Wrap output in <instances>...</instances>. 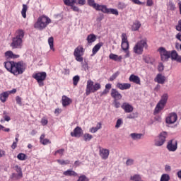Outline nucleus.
Segmentation results:
<instances>
[{
	"mask_svg": "<svg viewBox=\"0 0 181 181\" xmlns=\"http://www.w3.org/2000/svg\"><path fill=\"white\" fill-rule=\"evenodd\" d=\"M4 67L6 69L7 71L13 74V76H21L26 71L28 66L26 63L23 61L13 62V61H7L4 62Z\"/></svg>",
	"mask_w": 181,
	"mask_h": 181,
	"instance_id": "nucleus-1",
	"label": "nucleus"
},
{
	"mask_svg": "<svg viewBox=\"0 0 181 181\" xmlns=\"http://www.w3.org/2000/svg\"><path fill=\"white\" fill-rule=\"evenodd\" d=\"M23 37H25V30L22 29L17 30L14 37L12 38L11 47L12 49H22L23 46Z\"/></svg>",
	"mask_w": 181,
	"mask_h": 181,
	"instance_id": "nucleus-2",
	"label": "nucleus"
},
{
	"mask_svg": "<svg viewBox=\"0 0 181 181\" xmlns=\"http://www.w3.org/2000/svg\"><path fill=\"white\" fill-rule=\"evenodd\" d=\"M49 23H52V20L46 16H42L37 18V22L34 24V28L39 30H43V29H46Z\"/></svg>",
	"mask_w": 181,
	"mask_h": 181,
	"instance_id": "nucleus-3",
	"label": "nucleus"
},
{
	"mask_svg": "<svg viewBox=\"0 0 181 181\" xmlns=\"http://www.w3.org/2000/svg\"><path fill=\"white\" fill-rule=\"evenodd\" d=\"M98 90H101V84L100 83H94L91 79L87 81L86 95H90L91 93H97Z\"/></svg>",
	"mask_w": 181,
	"mask_h": 181,
	"instance_id": "nucleus-4",
	"label": "nucleus"
},
{
	"mask_svg": "<svg viewBox=\"0 0 181 181\" xmlns=\"http://www.w3.org/2000/svg\"><path fill=\"white\" fill-rule=\"evenodd\" d=\"M144 48L148 49V40L146 38L137 42L133 48L134 53L136 54H142L144 53Z\"/></svg>",
	"mask_w": 181,
	"mask_h": 181,
	"instance_id": "nucleus-5",
	"label": "nucleus"
},
{
	"mask_svg": "<svg viewBox=\"0 0 181 181\" xmlns=\"http://www.w3.org/2000/svg\"><path fill=\"white\" fill-rule=\"evenodd\" d=\"M168 98H169L168 93H164L161 96V99L157 103L155 107L154 114H159V112H160V111L165 108V105H166V103H168Z\"/></svg>",
	"mask_w": 181,
	"mask_h": 181,
	"instance_id": "nucleus-6",
	"label": "nucleus"
},
{
	"mask_svg": "<svg viewBox=\"0 0 181 181\" xmlns=\"http://www.w3.org/2000/svg\"><path fill=\"white\" fill-rule=\"evenodd\" d=\"M84 52H86V50L81 45H78L76 48H75L74 51V56L76 62L83 63V61L84 60V58H83V56H84Z\"/></svg>",
	"mask_w": 181,
	"mask_h": 181,
	"instance_id": "nucleus-7",
	"label": "nucleus"
},
{
	"mask_svg": "<svg viewBox=\"0 0 181 181\" xmlns=\"http://www.w3.org/2000/svg\"><path fill=\"white\" fill-rule=\"evenodd\" d=\"M32 77L33 78H35V80H36L40 87H43V86H45V83L43 82L46 80L47 74H46V72H37L33 74Z\"/></svg>",
	"mask_w": 181,
	"mask_h": 181,
	"instance_id": "nucleus-8",
	"label": "nucleus"
},
{
	"mask_svg": "<svg viewBox=\"0 0 181 181\" xmlns=\"http://www.w3.org/2000/svg\"><path fill=\"white\" fill-rule=\"evenodd\" d=\"M166 138H168V132H163L160 133L158 136L155 139L154 145L156 146H162L166 142Z\"/></svg>",
	"mask_w": 181,
	"mask_h": 181,
	"instance_id": "nucleus-9",
	"label": "nucleus"
},
{
	"mask_svg": "<svg viewBox=\"0 0 181 181\" xmlns=\"http://www.w3.org/2000/svg\"><path fill=\"white\" fill-rule=\"evenodd\" d=\"M158 51L160 53L162 62H168L170 59V51L166 50L165 47H160Z\"/></svg>",
	"mask_w": 181,
	"mask_h": 181,
	"instance_id": "nucleus-10",
	"label": "nucleus"
},
{
	"mask_svg": "<svg viewBox=\"0 0 181 181\" xmlns=\"http://www.w3.org/2000/svg\"><path fill=\"white\" fill-rule=\"evenodd\" d=\"M167 149L169 152H176L177 150V140L173 139L167 143Z\"/></svg>",
	"mask_w": 181,
	"mask_h": 181,
	"instance_id": "nucleus-11",
	"label": "nucleus"
},
{
	"mask_svg": "<svg viewBox=\"0 0 181 181\" xmlns=\"http://www.w3.org/2000/svg\"><path fill=\"white\" fill-rule=\"evenodd\" d=\"M121 47L123 51L129 49V42H128V37L126 33L122 34V45Z\"/></svg>",
	"mask_w": 181,
	"mask_h": 181,
	"instance_id": "nucleus-12",
	"label": "nucleus"
},
{
	"mask_svg": "<svg viewBox=\"0 0 181 181\" xmlns=\"http://www.w3.org/2000/svg\"><path fill=\"white\" fill-rule=\"evenodd\" d=\"M110 95L114 100H122V95L115 88L111 89Z\"/></svg>",
	"mask_w": 181,
	"mask_h": 181,
	"instance_id": "nucleus-13",
	"label": "nucleus"
},
{
	"mask_svg": "<svg viewBox=\"0 0 181 181\" xmlns=\"http://www.w3.org/2000/svg\"><path fill=\"white\" fill-rule=\"evenodd\" d=\"M167 124H175L177 121V115L175 112L170 113L165 119Z\"/></svg>",
	"mask_w": 181,
	"mask_h": 181,
	"instance_id": "nucleus-14",
	"label": "nucleus"
},
{
	"mask_svg": "<svg viewBox=\"0 0 181 181\" xmlns=\"http://www.w3.org/2000/svg\"><path fill=\"white\" fill-rule=\"evenodd\" d=\"M99 155L102 159L105 160L108 159V156H110V150L107 148H100Z\"/></svg>",
	"mask_w": 181,
	"mask_h": 181,
	"instance_id": "nucleus-15",
	"label": "nucleus"
},
{
	"mask_svg": "<svg viewBox=\"0 0 181 181\" xmlns=\"http://www.w3.org/2000/svg\"><path fill=\"white\" fill-rule=\"evenodd\" d=\"M121 108L124 110V112L129 113L134 111V107L128 103H123Z\"/></svg>",
	"mask_w": 181,
	"mask_h": 181,
	"instance_id": "nucleus-16",
	"label": "nucleus"
},
{
	"mask_svg": "<svg viewBox=\"0 0 181 181\" xmlns=\"http://www.w3.org/2000/svg\"><path fill=\"white\" fill-rule=\"evenodd\" d=\"M81 132H83V130L81 129V127H76L74 129V132H71V136H74L75 138H80L81 136Z\"/></svg>",
	"mask_w": 181,
	"mask_h": 181,
	"instance_id": "nucleus-17",
	"label": "nucleus"
},
{
	"mask_svg": "<svg viewBox=\"0 0 181 181\" xmlns=\"http://www.w3.org/2000/svg\"><path fill=\"white\" fill-rule=\"evenodd\" d=\"M116 87L119 88V90H129L131 88V83H117Z\"/></svg>",
	"mask_w": 181,
	"mask_h": 181,
	"instance_id": "nucleus-18",
	"label": "nucleus"
},
{
	"mask_svg": "<svg viewBox=\"0 0 181 181\" xmlns=\"http://www.w3.org/2000/svg\"><path fill=\"white\" fill-rule=\"evenodd\" d=\"M129 81L134 83V84L141 85V78L139 76L132 74L129 78Z\"/></svg>",
	"mask_w": 181,
	"mask_h": 181,
	"instance_id": "nucleus-19",
	"label": "nucleus"
},
{
	"mask_svg": "<svg viewBox=\"0 0 181 181\" xmlns=\"http://www.w3.org/2000/svg\"><path fill=\"white\" fill-rule=\"evenodd\" d=\"M155 81L158 83V84H165V81H166V77H165V76L162 75L161 74H158L155 78Z\"/></svg>",
	"mask_w": 181,
	"mask_h": 181,
	"instance_id": "nucleus-20",
	"label": "nucleus"
},
{
	"mask_svg": "<svg viewBox=\"0 0 181 181\" xmlns=\"http://www.w3.org/2000/svg\"><path fill=\"white\" fill-rule=\"evenodd\" d=\"M95 11H101L103 13H110V8H107L105 5L98 4Z\"/></svg>",
	"mask_w": 181,
	"mask_h": 181,
	"instance_id": "nucleus-21",
	"label": "nucleus"
},
{
	"mask_svg": "<svg viewBox=\"0 0 181 181\" xmlns=\"http://www.w3.org/2000/svg\"><path fill=\"white\" fill-rule=\"evenodd\" d=\"M62 101L63 107H67L70 105V104H71V103L73 102L71 98L66 95L62 96Z\"/></svg>",
	"mask_w": 181,
	"mask_h": 181,
	"instance_id": "nucleus-22",
	"label": "nucleus"
},
{
	"mask_svg": "<svg viewBox=\"0 0 181 181\" xmlns=\"http://www.w3.org/2000/svg\"><path fill=\"white\" fill-rule=\"evenodd\" d=\"M4 56L6 59H19V55L13 54L12 51H6Z\"/></svg>",
	"mask_w": 181,
	"mask_h": 181,
	"instance_id": "nucleus-23",
	"label": "nucleus"
},
{
	"mask_svg": "<svg viewBox=\"0 0 181 181\" xmlns=\"http://www.w3.org/2000/svg\"><path fill=\"white\" fill-rule=\"evenodd\" d=\"M63 175L70 177L73 176L74 177H76V176H78V174H77V173L73 170H67L63 173Z\"/></svg>",
	"mask_w": 181,
	"mask_h": 181,
	"instance_id": "nucleus-24",
	"label": "nucleus"
},
{
	"mask_svg": "<svg viewBox=\"0 0 181 181\" xmlns=\"http://www.w3.org/2000/svg\"><path fill=\"white\" fill-rule=\"evenodd\" d=\"M109 58L115 62H122V56H118L117 54L111 53L109 55Z\"/></svg>",
	"mask_w": 181,
	"mask_h": 181,
	"instance_id": "nucleus-25",
	"label": "nucleus"
},
{
	"mask_svg": "<svg viewBox=\"0 0 181 181\" xmlns=\"http://www.w3.org/2000/svg\"><path fill=\"white\" fill-rule=\"evenodd\" d=\"M45 136H46L45 134H42L40 137V142L42 145H47L48 144H52V142L50 141V140L49 139H45Z\"/></svg>",
	"mask_w": 181,
	"mask_h": 181,
	"instance_id": "nucleus-26",
	"label": "nucleus"
},
{
	"mask_svg": "<svg viewBox=\"0 0 181 181\" xmlns=\"http://www.w3.org/2000/svg\"><path fill=\"white\" fill-rule=\"evenodd\" d=\"M88 43H93V42H95L97 40V36L94 34L88 35L86 39Z\"/></svg>",
	"mask_w": 181,
	"mask_h": 181,
	"instance_id": "nucleus-27",
	"label": "nucleus"
},
{
	"mask_svg": "<svg viewBox=\"0 0 181 181\" xmlns=\"http://www.w3.org/2000/svg\"><path fill=\"white\" fill-rule=\"evenodd\" d=\"M8 97H9V93L8 91L4 92L0 94V100L2 103H5Z\"/></svg>",
	"mask_w": 181,
	"mask_h": 181,
	"instance_id": "nucleus-28",
	"label": "nucleus"
},
{
	"mask_svg": "<svg viewBox=\"0 0 181 181\" xmlns=\"http://www.w3.org/2000/svg\"><path fill=\"white\" fill-rule=\"evenodd\" d=\"M101 46H103V43H98L96 45L94 46V47L92 49L93 54H97V52L100 49H101Z\"/></svg>",
	"mask_w": 181,
	"mask_h": 181,
	"instance_id": "nucleus-29",
	"label": "nucleus"
},
{
	"mask_svg": "<svg viewBox=\"0 0 181 181\" xmlns=\"http://www.w3.org/2000/svg\"><path fill=\"white\" fill-rule=\"evenodd\" d=\"M130 136L134 139V141H136V139H141L142 136H144L143 134H138V133H132L130 134Z\"/></svg>",
	"mask_w": 181,
	"mask_h": 181,
	"instance_id": "nucleus-30",
	"label": "nucleus"
},
{
	"mask_svg": "<svg viewBox=\"0 0 181 181\" xmlns=\"http://www.w3.org/2000/svg\"><path fill=\"white\" fill-rule=\"evenodd\" d=\"M14 170L18 174L19 177H23V173H22V168L18 165L14 166Z\"/></svg>",
	"mask_w": 181,
	"mask_h": 181,
	"instance_id": "nucleus-31",
	"label": "nucleus"
},
{
	"mask_svg": "<svg viewBox=\"0 0 181 181\" xmlns=\"http://www.w3.org/2000/svg\"><path fill=\"white\" fill-rule=\"evenodd\" d=\"M170 57H171V60H175L176 62L177 57H179V54H177V52H176V50H173L170 52Z\"/></svg>",
	"mask_w": 181,
	"mask_h": 181,
	"instance_id": "nucleus-32",
	"label": "nucleus"
},
{
	"mask_svg": "<svg viewBox=\"0 0 181 181\" xmlns=\"http://www.w3.org/2000/svg\"><path fill=\"white\" fill-rule=\"evenodd\" d=\"M26 12H28V5L23 4V8L21 11V15L24 19H26Z\"/></svg>",
	"mask_w": 181,
	"mask_h": 181,
	"instance_id": "nucleus-33",
	"label": "nucleus"
},
{
	"mask_svg": "<svg viewBox=\"0 0 181 181\" xmlns=\"http://www.w3.org/2000/svg\"><path fill=\"white\" fill-rule=\"evenodd\" d=\"M167 6L168 8H169L170 11H175V9H176V6L172 1H169L168 4H167Z\"/></svg>",
	"mask_w": 181,
	"mask_h": 181,
	"instance_id": "nucleus-34",
	"label": "nucleus"
},
{
	"mask_svg": "<svg viewBox=\"0 0 181 181\" xmlns=\"http://www.w3.org/2000/svg\"><path fill=\"white\" fill-rule=\"evenodd\" d=\"M139 28H141V23L137 21L133 24L132 29V30L136 31L139 30Z\"/></svg>",
	"mask_w": 181,
	"mask_h": 181,
	"instance_id": "nucleus-35",
	"label": "nucleus"
},
{
	"mask_svg": "<svg viewBox=\"0 0 181 181\" xmlns=\"http://www.w3.org/2000/svg\"><path fill=\"white\" fill-rule=\"evenodd\" d=\"M87 1L89 6H92V8H93L94 9H96L98 4L95 3L94 0H87Z\"/></svg>",
	"mask_w": 181,
	"mask_h": 181,
	"instance_id": "nucleus-36",
	"label": "nucleus"
},
{
	"mask_svg": "<svg viewBox=\"0 0 181 181\" xmlns=\"http://www.w3.org/2000/svg\"><path fill=\"white\" fill-rule=\"evenodd\" d=\"M118 76H119V71H117L110 77L109 81H114Z\"/></svg>",
	"mask_w": 181,
	"mask_h": 181,
	"instance_id": "nucleus-37",
	"label": "nucleus"
},
{
	"mask_svg": "<svg viewBox=\"0 0 181 181\" xmlns=\"http://www.w3.org/2000/svg\"><path fill=\"white\" fill-rule=\"evenodd\" d=\"M83 139L86 142H87V141H91V139H93V135L86 133L83 135Z\"/></svg>",
	"mask_w": 181,
	"mask_h": 181,
	"instance_id": "nucleus-38",
	"label": "nucleus"
},
{
	"mask_svg": "<svg viewBox=\"0 0 181 181\" xmlns=\"http://www.w3.org/2000/svg\"><path fill=\"white\" fill-rule=\"evenodd\" d=\"M64 4L67 6H70L76 4V0H64Z\"/></svg>",
	"mask_w": 181,
	"mask_h": 181,
	"instance_id": "nucleus-39",
	"label": "nucleus"
},
{
	"mask_svg": "<svg viewBox=\"0 0 181 181\" xmlns=\"http://www.w3.org/2000/svg\"><path fill=\"white\" fill-rule=\"evenodd\" d=\"M170 180V177L168 174H163L160 177V181H169Z\"/></svg>",
	"mask_w": 181,
	"mask_h": 181,
	"instance_id": "nucleus-40",
	"label": "nucleus"
},
{
	"mask_svg": "<svg viewBox=\"0 0 181 181\" xmlns=\"http://www.w3.org/2000/svg\"><path fill=\"white\" fill-rule=\"evenodd\" d=\"M131 180L134 181H142V177L139 175H134L131 177Z\"/></svg>",
	"mask_w": 181,
	"mask_h": 181,
	"instance_id": "nucleus-41",
	"label": "nucleus"
},
{
	"mask_svg": "<svg viewBox=\"0 0 181 181\" xmlns=\"http://www.w3.org/2000/svg\"><path fill=\"white\" fill-rule=\"evenodd\" d=\"M54 42V39L53 38V37H50L49 39H48V43H49V45L50 47V49L52 50H54V48H53V43Z\"/></svg>",
	"mask_w": 181,
	"mask_h": 181,
	"instance_id": "nucleus-42",
	"label": "nucleus"
},
{
	"mask_svg": "<svg viewBox=\"0 0 181 181\" xmlns=\"http://www.w3.org/2000/svg\"><path fill=\"white\" fill-rule=\"evenodd\" d=\"M57 162L59 164V165H70V160H57Z\"/></svg>",
	"mask_w": 181,
	"mask_h": 181,
	"instance_id": "nucleus-43",
	"label": "nucleus"
},
{
	"mask_svg": "<svg viewBox=\"0 0 181 181\" xmlns=\"http://www.w3.org/2000/svg\"><path fill=\"white\" fill-rule=\"evenodd\" d=\"M17 158L19 160H25V159H26V154L20 153L18 154Z\"/></svg>",
	"mask_w": 181,
	"mask_h": 181,
	"instance_id": "nucleus-44",
	"label": "nucleus"
},
{
	"mask_svg": "<svg viewBox=\"0 0 181 181\" xmlns=\"http://www.w3.org/2000/svg\"><path fill=\"white\" fill-rule=\"evenodd\" d=\"M78 81H80V76H78V75L74 76L73 78L74 86H77V84H78Z\"/></svg>",
	"mask_w": 181,
	"mask_h": 181,
	"instance_id": "nucleus-45",
	"label": "nucleus"
},
{
	"mask_svg": "<svg viewBox=\"0 0 181 181\" xmlns=\"http://www.w3.org/2000/svg\"><path fill=\"white\" fill-rule=\"evenodd\" d=\"M109 13H112V15H115L116 16H118L119 15L118 10L115 8H110Z\"/></svg>",
	"mask_w": 181,
	"mask_h": 181,
	"instance_id": "nucleus-46",
	"label": "nucleus"
},
{
	"mask_svg": "<svg viewBox=\"0 0 181 181\" xmlns=\"http://www.w3.org/2000/svg\"><path fill=\"white\" fill-rule=\"evenodd\" d=\"M118 9H125L127 8V4L125 3L119 2L117 4Z\"/></svg>",
	"mask_w": 181,
	"mask_h": 181,
	"instance_id": "nucleus-47",
	"label": "nucleus"
},
{
	"mask_svg": "<svg viewBox=\"0 0 181 181\" xmlns=\"http://www.w3.org/2000/svg\"><path fill=\"white\" fill-rule=\"evenodd\" d=\"M90 180L86 175H81L77 181H89Z\"/></svg>",
	"mask_w": 181,
	"mask_h": 181,
	"instance_id": "nucleus-48",
	"label": "nucleus"
},
{
	"mask_svg": "<svg viewBox=\"0 0 181 181\" xmlns=\"http://www.w3.org/2000/svg\"><path fill=\"white\" fill-rule=\"evenodd\" d=\"M138 117V113H132L127 116L129 119H134V118H136Z\"/></svg>",
	"mask_w": 181,
	"mask_h": 181,
	"instance_id": "nucleus-49",
	"label": "nucleus"
},
{
	"mask_svg": "<svg viewBox=\"0 0 181 181\" xmlns=\"http://www.w3.org/2000/svg\"><path fill=\"white\" fill-rule=\"evenodd\" d=\"M122 125V119H118L116 122L115 128H119Z\"/></svg>",
	"mask_w": 181,
	"mask_h": 181,
	"instance_id": "nucleus-50",
	"label": "nucleus"
},
{
	"mask_svg": "<svg viewBox=\"0 0 181 181\" xmlns=\"http://www.w3.org/2000/svg\"><path fill=\"white\" fill-rule=\"evenodd\" d=\"M0 131H4V132H9L11 129L6 128L5 127L2 126V124H0Z\"/></svg>",
	"mask_w": 181,
	"mask_h": 181,
	"instance_id": "nucleus-51",
	"label": "nucleus"
},
{
	"mask_svg": "<svg viewBox=\"0 0 181 181\" xmlns=\"http://www.w3.org/2000/svg\"><path fill=\"white\" fill-rule=\"evenodd\" d=\"M57 153L61 155V156H63V153H64V149L61 148L59 150H57V151H55L54 155L56 156V155H57Z\"/></svg>",
	"mask_w": 181,
	"mask_h": 181,
	"instance_id": "nucleus-52",
	"label": "nucleus"
},
{
	"mask_svg": "<svg viewBox=\"0 0 181 181\" xmlns=\"http://www.w3.org/2000/svg\"><path fill=\"white\" fill-rule=\"evenodd\" d=\"M132 2H133V4H135V5H144L145 4L139 0H132Z\"/></svg>",
	"mask_w": 181,
	"mask_h": 181,
	"instance_id": "nucleus-53",
	"label": "nucleus"
},
{
	"mask_svg": "<svg viewBox=\"0 0 181 181\" xmlns=\"http://www.w3.org/2000/svg\"><path fill=\"white\" fill-rule=\"evenodd\" d=\"M49 121L45 117L41 119V124L45 127L47 124H48Z\"/></svg>",
	"mask_w": 181,
	"mask_h": 181,
	"instance_id": "nucleus-54",
	"label": "nucleus"
},
{
	"mask_svg": "<svg viewBox=\"0 0 181 181\" xmlns=\"http://www.w3.org/2000/svg\"><path fill=\"white\" fill-rule=\"evenodd\" d=\"M16 101L17 104H18V105H22V98L21 97L17 96L16 98Z\"/></svg>",
	"mask_w": 181,
	"mask_h": 181,
	"instance_id": "nucleus-55",
	"label": "nucleus"
},
{
	"mask_svg": "<svg viewBox=\"0 0 181 181\" xmlns=\"http://www.w3.org/2000/svg\"><path fill=\"white\" fill-rule=\"evenodd\" d=\"M77 3L78 5H86V0H75V3Z\"/></svg>",
	"mask_w": 181,
	"mask_h": 181,
	"instance_id": "nucleus-56",
	"label": "nucleus"
},
{
	"mask_svg": "<svg viewBox=\"0 0 181 181\" xmlns=\"http://www.w3.org/2000/svg\"><path fill=\"white\" fill-rule=\"evenodd\" d=\"M71 7V9L74 11V12H79L80 8H78V7L74 6V4H72L71 6H69Z\"/></svg>",
	"mask_w": 181,
	"mask_h": 181,
	"instance_id": "nucleus-57",
	"label": "nucleus"
},
{
	"mask_svg": "<svg viewBox=\"0 0 181 181\" xmlns=\"http://www.w3.org/2000/svg\"><path fill=\"white\" fill-rule=\"evenodd\" d=\"M126 165L127 166H131V165H134V160L133 159H128L126 162Z\"/></svg>",
	"mask_w": 181,
	"mask_h": 181,
	"instance_id": "nucleus-58",
	"label": "nucleus"
},
{
	"mask_svg": "<svg viewBox=\"0 0 181 181\" xmlns=\"http://www.w3.org/2000/svg\"><path fill=\"white\" fill-rule=\"evenodd\" d=\"M176 30L181 32V20L178 21V24L176 25Z\"/></svg>",
	"mask_w": 181,
	"mask_h": 181,
	"instance_id": "nucleus-59",
	"label": "nucleus"
},
{
	"mask_svg": "<svg viewBox=\"0 0 181 181\" xmlns=\"http://www.w3.org/2000/svg\"><path fill=\"white\" fill-rule=\"evenodd\" d=\"M114 105L115 108H119V107L121 106V103L118 102V100H114Z\"/></svg>",
	"mask_w": 181,
	"mask_h": 181,
	"instance_id": "nucleus-60",
	"label": "nucleus"
},
{
	"mask_svg": "<svg viewBox=\"0 0 181 181\" xmlns=\"http://www.w3.org/2000/svg\"><path fill=\"white\" fill-rule=\"evenodd\" d=\"M12 179H22V177H19V174L13 173L11 175Z\"/></svg>",
	"mask_w": 181,
	"mask_h": 181,
	"instance_id": "nucleus-61",
	"label": "nucleus"
},
{
	"mask_svg": "<svg viewBox=\"0 0 181 181\" xmlns=\"http://www.w3.org/2000/svg\"><path fill=\"white\" fill-rule=\"evenodd\" d=\"M153 5V0H147L146 6H152Z\"/></svg>",
	"mask_w": 181,
	"mask_h": 181,
	"instance_id": "nucleus-62",
	"label": "nucleus"
},
{
	"mask_svg": "<svg viewBox=\"0 0 181 181\" xmlns=\"http://www.w3.org/2000/svg\"><path fill=\"white\" fill-rule=\"evenodd\" d=\"M149 59H151L149 56H146V57H144L143 60L146 62V63H151V62L149 61Z\"/></svg>",
	"mask_w": 181,
	"mask_h": 181,
	"instance_id": "nucleus-63",
	"label": "nucleus"
},
{
	"mask_svg": "<svg viewBox=\"0 0 181 181\" xmlns=\"http://www.w3.org/2000/svg\"><path fill=\"white\" fill-rule=\"evenodd\" d=\"M98 130L97 129L96 127H92L90 129V132H91L92 134H95V132H97Z\"/></svg>",
	"mask_w": 181,
	"mask_h": 181,
	"instance_id": "nucleus-64",
	"label": "nucleus"
}]
</instances>
